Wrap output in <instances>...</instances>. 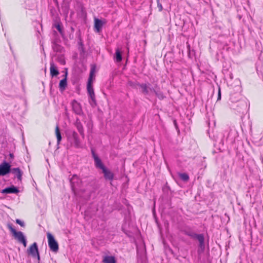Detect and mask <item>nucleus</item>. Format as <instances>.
Segmentation results:
<instances>
[{"instance_id":"nucleus-22","label":"nucleus","mask_w":263,"mask_h":263,"mask_svg":"<svg viewBox=\"0 0 263 263\" xmlns=\"http://www.w3.org/2000/svg\"><path fill=\"white\" fill-rule=\"evenodd\" d=\"M115 257L112 256H105L103 259V263H116Z\"/></svg>"},{"instance_id":"nucleus-28","label":"nucleus","mask_w":263,"mask_h":263,"mask_svg":"<svg viewBox=\"0 0 263 263\" xmlns=\"http://www.w3.org/2000/svg\"><path fill=\"white\" fill-rule=\"evenodd\" d=\"M55 27L61 34H62V27L59 23L55 24Z\"/></svg>"},{"instance_id":"nucleus-7","label":"nucleus","mask_w":263,"mask_h":263,"mask_svg":"<svg viewBox=\"0 0 263 263\" xmlns=\"http://www.w3.org/2000/svg\"><path fill=\"white\" fill-rule=\"evenodd\" d=\"M11 165L6 162L4 161L0 164V175L4 176L11 172Z\"/></svg>"},{"instance_id":"nucleus-3","label":"nucleus","mask_w":263,"mask_h":263,"mask_svg":"<svg viewBox=\"0 0 263 263\" xmlns=\"http://www.w3.org/2000/svg\"><path fill=\"white\" fill-rule=\"evenodd\" d=\"M7 227L12 234L14 238L16 239L19 242L23 243L24 246L26 247L27 246V240L23 232L21 231H16V230L13 227L12 223H8Z\"/></svg>"},{"instance_id":"nucleus-13","label":"nucleus","mask_w":263,"mask_h":263,"mask_svg":"<svg viewBox=\"0 0 263 263\" xmlns=\"http://www.w3.org/2000/svg\"><path fill=\"white\" fill-rule=\"evenodd\" d=\"M239 112H243L247 109V103L245 101H241L238 102L235 108Z\"/></svg>"},{"instance_id":"nucleus-2","label":"nucleus","mask_w":263,"mask_h":263,"mask_svg":"<svg viewBox=\"0 0 263 263\" xmlns=\"http://www.w3.org/2000/svg\"><path fill=\"white\" fill-rule=\"evenodd\" d=\"M220 137H217L215 141L218 143L223 144L225 142H230L232 143L234 141V137L232 136V132L229 128L226 129L222 134L219 135Z\"/></svg>"},{"instance_id":"nucleus-17","label":"nucleus","mask_w":263,"mask_h":263,"mask_svg":"<svg viewBox=\"0 0 263 263\" xmlns=\"http://www.w3.org/2000/svg\"><path fill=\"white\" fill-rule=\"evenodd\" d=\"M11 172L16 176L18 180H22L23 172L19 168H11Z\"/></svg>"},{"instance_id":"nucleus-14","label":"nucleus","mask_w":263,"mask_h":263,"mask_svg":"<svg viewBox=\"0 0 263 263\" xmlns=\"http://www.w3.org/2000/svg\"><path fill=\"white\" fill-rule=\"evenodd\" d=\"M50 71L51 77H53L57 76L59 74V72L57 69V67L54 65L53 61H50Z\"/></svg>"},{"instance_id":"nucleus-31","label":"nucleus","mask_w":263,"mask_h":263,"mask_svg":"<svg viewBox=\"0 0 263 263\" xmlns=\"http://www.w3.org/2000/svg\"><path fill=\"white\" fill-rule=\"evenodd\" d=\"M59 61L60 62V63L62 65H64L65 64V60L62 58H60L59 59Z\"/></svg>"},{"instance_id":"nucleus-4","label":"nucleus","mask_w":263,"mask_h":263,"mask_svg":"<svg viewBox=\"0 0 263 263\" xmlns=\"http://www.w3.org/2000/svg\"><path fill=\"white\" fill-rule=\"evenodd\" d=\"M48 246L50 250L53 252L57 253L59 251V245L58 242L54 239L53 236L48 232L47 233Z\"/></svg>"},{"instance_id":"nucleus-1","label":"nucleus","mask_w":263,"mask_h":263,"mask_svg":"<svg viewBox=\"0 0 263 263\" xmlns=\"http://www.w3.org/2000/svg\"><path fill=\"white\" fill-rule=\"evenodd\" d=\"M185 235L194 239H197L199 241V247L203 251L205 249L204 237L203 234H197L190 229H187L183 231Z\"/></svg>"},{"instance_id":"nucleus-20","label":"nucleus","mask_w":263,"mask_h":263,"mask_svg":"<svg viewBox=\"0 0 263 263\" xmlns=\"http://www.w3.org/2000/svg\"><path fill=\"white\" fill-rule=\"evenodd\" d=\"M103 25V23L102 21L98 18L95 19V28L97 32H100L101 30L102 27Z\"/></svg>"},{"instance_id":"nucleus-8","label":"nucleus","mask_w":263,"mask_h":263,"mask_svg":"<svg viewBox=\"0 0 263 263\" xmlns=\"http://www.w3.org/2000/svg\"><path fill=\"white\" fill-rule=\"evenodd\" d=\"M87 90L89 96V97L90 99L89 101V103L92 106H95L97 104L95 94L94 92L93 87H87Z\"/></svg>"},{"instance_id":"nucleus-25","label":"nucleus","mask_w":263,"mask_h":263,"mask_svg":"<svg viewBox=\"0 0 263 263\" xmlns=\"http://www.w3.org/2000/svg\"><path fill=\"white\" fill-rule=\"evenodd\" d=\"M55 134L57 138V142L59 144L61 141L62 136L58 125H57L55 128Z\"/></svg>"},{"instance_id":"nucleus-19","label":"nucleus","mask_w":263,"mask_h":263,"mask_svg":"<svg viewBox=\"0 0 263 263\" xmlns=\"http://www.w3.org/2000/svg\"><path fill=\"white\" fill-rule=\"evenodd\" d=\"M75 125H76L78 132L80 134V135L82 136V137L83 138H84V133L83 127L82 124H81L80 121L79 120H77L76 122Z\"/></svg>"},{"instance_id":"nucleus-15","label":"nucleus","mask_w":263,"mask_h":263,"mask_svg":"<svg viewBox=\"0 0 263 263\" xmlns=\"http://www.w3.org/2000/svg\"><path fill=\"white\" fill-rule=\"evenodd\" d=\"M105 179L112 181L114 179V174L106 167L102 170Z\"/></svg>"},{"instance_id":"nucleus-33","label":"nucleus","mask_w":263,"mask_h":263,"mask_svg":"<svg viewBox=\"0 0 263 263\" xmlns=\"http://www.w3.org/2000/svg\"><path fill=\"white\" fill-rule=\"evenodd\" d=\"M9 157H10V158L11 159H13V158H14V155H13V154L10 153V154H9Z\"/></svg>"},{"instance_id":"nucleus-29","label":"nucleus","mask_w":263,"mask_h":263,"mask_svg":"<svg viewBox=\"0 0 263 263\" xmlns=\"http://www.w3.org/2000/svg\"><path fill=\"white\" fill-rule=\"evenodd\" d=\"M157 6L159 8V11H161L163 10V7L162 4L160 2V0H157Z\"/></svg>"},{"instance_id":"nucleus-24","label":"nucleus","mask_w":263,"mask_h":263,"mask_svg":"<svg viewBox=\"0 0 263 263\" xmlns=\"http://www.w3.org/2000/svg\"><path fill=\"white\" fill-rule=\"evenodd\" d=\"M115 58L117 62H121L122 59L121 53L118 48L116 50Z\"/></svg>"},{"instance_id":"nucleus-6","label":"nucleus","mask_w":263,"mask_h":263,"mask_svg":"<svg viewBox=\"0 0 263 263\" xmlns=\"http://www.w3.org/2000/svg\"><path fill=\"white\" fill-rule=\"evenodd\" d=\"M28 254L31 255L33 258H37L38 263L40 261V256L38 250L37 243L34 242L31 245L28 250Z\"/></svg>"},{"instance_id":"nucleus-27","label":"nucleus","mask_w":263,"mask_h":263,"mask_svg":"<svg viewBox=\"0 0 263 263\" xmlns=\"http://www.w3.org/2000/svg\"><path fill=\"white\" fill-rule=\"evenodd\" d=\"M52 48L54 51L56 52H61V47L55 43H54L52 45Z\"/></svg>"},{"instance_id":"nucleus-11","label":"nucleus","mask_w":263,"mask_h":263,"mask_svg":"<svg viewBox=\"0 0 263 263\" xmlns=\"http://www.w3.org/2000/svg\"><path fill=\"white\" fill-rule=\"evenodd\" d=\"M71 138L72 139V140L73 141L74 146L76 148L81 147V142L79 139V137H78V135L77 133L76 132L73 131L71 132Z\"/></svg>"},{"instance_id":"nucleus-16","label":"nucleus","mask_w":263,"mask_h":263,"mask_svg":"<svg viewBox=\"0 0 263 263\" xmlns=\"http://www.w3.org/2000/svg\"><path fill=\"white\" fill-rule=\"evenodd\" d=\"M19 192L18 189L14 186L7 187L1 191L3 194L17 193Z\"/></svg>"},{"instance_id":"nucleus-23","label":"nucleus","mask_w":263,"mask_h":263,"mask_svg":"<svg viewBox=\"0 0 263 263\" xmlns=\"http://www.w3.org/2000/svg\"><path fill=\"white\" fill-rule=\"evenodd\" d=\"M157 85H156L155 86V88H153V90H152V92H154L155 93V94L156 95V96L160 99H163L164 98V96L163 94V93L160 91V90H158L157 89Z\"/></svg>"},{"instance_id":"nucleus-9","label":"nucleus","mask_w":263,"mask_h":263,"mask_svg":"<svg viewBox=\"0 0 263 263\" xmlns=\"http://www.w3.org/2000/svg\"><path fill=\"white\" fill-rule=\"evenodd\" d=\"M71 106L73 111L77 115L82 114V109L81 104L76 100H74L71 102Z\"/></svg>"},{"instance_id":"nucleus-5","label":"nucleus","mask_w":263,"mask_h":263,"mask_svg":"<svg viewBox=\"0 0 263 263\" xmlns=\"http://www.w3.org/2000/svg\"><path fill=\"white\" fill-rule=\"evenodd\" d=\"M71 189L74 194L80 187L82 183L81 180L77 175H73L70 180Z\"/></svg>"},{"instance_id":"nucleus-26","label":"nucleus","mask_w":263,"mask_h":263,"mask_svg":"<svg viewBox=\"0 0 263 263\" xmlns=\"http://www.w3.org/2000/svg\"><path fill=\"white\" fill-rule=\"evenodd\" d=\"M179 178L184 181H187L189 179V175L186 173H179Z\"/></svg>"},{"instance_id":"nucleus-18","label":"nucleus","mask_w":263,"mask_h":263,"mask_svg":"<svg viewBox=\"0 0 263 263\" xmlns=\"http://www.w3.org/2000/svg\"><path fill=\"white\" fill-rule=\"evenodd\" d=\"M67 72H66L65 74V78L61 80L59 83V89L61 91H64L67 85Z\"/></svg>"},{"instance_id":"nucleus-12","label":"nucleus","mask_w":263,"mask_h":263,"mask_svg":"<svg viewBox=\"0 0 263 263\" xmlns=\"http://www.w3.org/2000/svg\"><path fill=\"white\" fill-rule=\"evenodd\" d=\"M92 153L96 167L99 168L103 170L104 168H105V167L102 163L101 160L95 154V153L93 151L92 152Z\"/></svg>"},{"instance_id":"nucleus-10","label":"nucleus","mask_w":263,"mask_h":263,"mask_svg":"<svg viewBox=\"0 0 263 263\" xmlns=\"http://www.w3.org/2000/svg\"><path fill=\"white\" fill-rule=\"evenodd\" d=\"M137 85L139 86L142 89V92L144 95H148L149 91H152L153 87H151V84L149 83H142L137 84Z\"/></svg>"},{"instance_id":"nucleus-30","label":"nucleus","mask_w":263,"mask_h":263,"mask_svg":"<svg viewBox=\"0 0 263 263\" xmlns=\"http://www.w3.org/2000/svg\"><path fill=\"white\" fill-rule=\"evenodd\" d=\"M16 223L20 224L21 227H25V223L23 221H21L20 219H16Z\"/></svg>"},{"instance_id":"nucleus-21","label":"nucleus","mask_w":263,"mask_h":263,"mask_svg":"<svg viewBox=\"0 0 263 263\" xmlns=\"http://www.w3.org/2000/svg\"><path fill=\"white\" fill-rule=\"evenodd\" d=\"M95 68H91L89 74V77L87 82V87H92V82L94 77Z\"/></svg>"},{"instance_id":"nucleus-32","label":"nucleus","mask_w":263,"mask_h":263,"mask_svg":"<svg viewBox=\"0 0 263 263\" xmlns=\"http://www.w3.org/2000/svg\"><path fill=\"white\" fill-rule=\"evenodd\" d=\"M220 99H221V92H220V88L219 87V90H218V99H217V100H219Z\"/></svg>"}]
</instances>
